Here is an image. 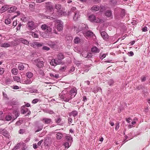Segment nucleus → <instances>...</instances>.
<instances>
[{
  "label": "nucleus",
  "instance_id": "f257e3e1",
  "mask_svg": "<svg viewBox=\"0 0 150 150\" xmlns=\"http://www.w3.org/2000/svg\"><path fill=\"white\" fill-rule=\"evenodd\" d=\"M88 20L91 22H94L97 23H103L104 22L103 20L96 17L94 15H91L88 16Z\"/></svg>",
  "mask_w": 150,
  "mask_h": 150
},
{
  "label": "nucleus",
  "instance_id": "f03ea898",
  "mask_svg": "<svg viewBox=\"0 0 150 150\" xmlns=\"http://www.w3.org/2000/svg\"><path fill=\"white\" fill-rule=\"evenodd\" d=\"M19 42H22V43L27 45L29 44V42L26 40L22 38H17L13 42L15 45H18Z\"/></svg>",
  "mask_w": 150,
  "mask_h": 150
},
{
  "label": "nucleus",
  "instance_id": "7ed1b4c3",
  "mask_svg": "<svg viewBox=\"0 0 150 150\" xmlns=\"http://www.w3.org/2000/svg\"><path fill=\"white\" fill-rule=\"evenodd\" d=\"M55 7L57 10V13L59 16H66L67 13L66 12H63L62 10V6L59 4H56Z\"/></svg>",
  "mask_w": 150,
  "mask_h": 150
},
{
  "label": "nucleus",
  "instance_id": "20e7f679",
  "mask_svg": "<svg viewBox=\"0 0 150 150\" xmlns=\"http://www.w3.org/2000/svg\"><path fill=\"white\" fill-rule=\"evenodd\" d=\"M59 96H60V98L61 99L66 102H69L73 98L69 93L64 96L59 95Z\"/></svg>",
  "mask_w": 150,
  "mask_h": 150
},
{
  "label": "nucleus",
  "instance_id": "39448f33",
  "mask_svg": "<svg viewBox=\"0 0 150 150\" xmlns=\"http://www.w3.org/2000/svg\"><path fill=\"white\" fill-rule=\"evenodd\" d=\"M56 28L58 31H60L63 29V23L61 21L56 20L55 21Z\"/></svg>",
  "mask_w": 150,
  "mask_h": 150
},
{
  "label": "nucleus",
  "instance_id": "423d86ee",
  "mask_svg": "<svg viewBox=\"0 0 150 150\" xmlns=\"http://www.w3.org/2000/svg\"><path fill=\"white\" fill-rule=\"evenodd\" d=\"M52 24H44L41 26V28L42 30L45 31L47 33L50 32L52 31V26H51Z\"/></svg>",
  "mask_w": 150,
  "mask_h": 150
},
{
  "label": "nucleus",
  "instance_id": "0eeeda50",
  "mask_svg": "<svg viewBox=\"0 0 150 150\" xmlns=\"http://www.w3.org/2000/svg\"><path fill=\"white\" fill-rule=\"evenodd\" d=\"M32 61L33 64L39 68H42L44 66V62L42 61H40L39 59L32 60Z\"/></svg>",
  "mask_w": 150,
  "mask_h": 150
},
{
  "label": "nucleus",
  "instance_id": "6e6552de",
  "mask_svg": "<svg viewBox=\"0 0 150 150\" xmlns=\"http://www.w3.org/2000/svg\"><path fill=\"white\" fill-rule=\"evenodd\" d=\"M27 26L30 29L33 30L37 27L38 25L34 22L30 21L28 22Z\"/></svg>",
  "mask_w": 150,
  "mask_h": 150
},
{
  "label": "nucleus",
  "instance_id": "1a4fd4ad",
  "mask_svg": "<svg viewBox=\"0 0 150 150\" xmlns=\"http://www.w3.org/2000/svg\"><path fill=\"white\" fill-rule=\"evenodd\" d=\"M43 43H40L38 42H33L31 43V45L34 48H38L43 46Z\"/></svg>",
  "mask_w": 150,
  "mask_h": 150
},
{
  "label": "nucleus",
  "instance_id": "9d476101",
  "mask_svg": "<svg viewBox=\"0 0 150 150\" xmlns=\"http://www.w3.org/2000/svg\"><path fill=\"white\" fill-rule=\"evenodd\" d=\"M28 112L27 114L30 115L31 112L30 111L28 110V109L25 106H23L21 108V112L23 114H25Z\"/></svg>",
  "mask_w": 150,
  "mask_h": 150
},
{
  "label": "nucleus",
  "instance_id": "9b49d317",
  "mask_svg": "<svg viewBox=\"0 0 150 150\" xmlns=\"http://www.w3.org/2000/svg\"><path fill=\"white\" fill-rule=\"evenodd\" d=\"M83 57L88 59L91 58L92 55L91 53H87L86 52H83L81 53Z\"/></svg>",
  "mask_w": 150,
  "mask_h": 150
},
{
  "label": "nucleus",
  "instance_id": "f8f14e48",
  "mask_svg": "<svg viewBox=\"0 0 150 150\" xmlns=\"http://www.w3.org/2000/svg\"><path fill=\"white\" fill-rule=\"evenodd\" d=\"M61 63V61L57 59H52L50 62V64L53 66H56L57 65Z\"/></svg>",
  "mask_w": 150,
  "mask_h": 150
},
{
  "label": "nucleus",
  "instance_id": "ddd939ff",
  "mask_svg": "<svg viewBox=\"0 0 150 150\" xmlns=\"http://www.w3.org/2000/svg\"><path fill=\"white\" fill-rule=\"evenodd\" d=\"M70 94L73 98H74L77 94V91L76 88H73L71 89L69 92Z\"/></svg>",
  "mask_w": 150,
  "mask_h": 150
},
{
  "label": "nucleus",
  "instance_id": "4468645a",
  "mask_svg": "<svg viewBox=\"0 0 150 150\" xmlns=\"http://www.w3.org/2000/svg\"><path fill=\"white\" fill-rule=\"evenodd\" d=\"M32 80H31L30 79H27L25 80L22 79L21 81H20V83H22L29 84L32 83Z\"/></svg>",
  "mask_w": 150,
  "mask_h": 150
},
{
  "label": "nucleus",
  "instance_id": "2eb2a0df",
  "mask_svg": "<svg viewBox=\"0 0 150 150\" xmlns=\"http://www.w3.org/2000/svg\"><path fill=\"white\" fill-rule=\"evenodd\" d=\"M83 34L86 37H91L93 35V33L90 31H84L83 33Z\"/></svg>",
  "mask_w": 150,
  "mask_h": 150
},
{
  "label": "nucleus",
  "instance_id": "dca6fc26",
  "mask_svg": "<svg viewBox=\"0 0 150 150\" xmlns=\"http://www.w3.org/2000/svg\"><path fill=\"white\" fill-rule=\"evenodd\" d=\"M47 11L51 12L53 10L52 5L50 3L48 2L46 3Z\"/></svg>",
  "mask_w": 150,
  "mask_h": 150
},
{
  "label": "nucleus",
  "instance_id": "f3484780",
  "mask_svg": "<svg viewBox=\"0 0 150 150\" xmlns=\"http://www.w3.org/2000/svg\"><path fill=\"white\" fill-rule=\"evenodd\" d=\"M38 31L36 30L34 32H31L32 36L34 38H38Z\"/></svg>",
  "mask_w": 150,
  "mask_h": 150
},
{
  "label": "nucleus",
  "instance_id": "a211bd4d",
  "mask_svg": "<svg viewBox=\"0 0 150 150\" xmlns=\"http://www.w3.org/2000/svg\"><path fill=\"white\" fill-rule=\"evenodd\" d=\"M9 6L6 5L4 6L1 8L0 9V11L1 12H4L6 11L8 9H9Z\"/></svg>",
  "mask_w": 150,
  "mask_h": 150
},
{
  "label": "nucleus",
  "instance_id": "6ab92c4d",
  "mask_svg": "<svg viewBox=\"0 0 150 150\" xmlns=\"http://www.w3.org/2000/svg\"><path fill=\"white\" fill-rule=\"evenodd\" d=\"M61 120L62 119L59 116H57L55 119V122L59 125L62 124L61 123Z\"/></svg>",
  "mask_w": 150,
  "mask_h": 150
},
{
  "label": "nucleus",
  "instance_id": "aec40b11",
  "mask_svg": "<svg viewBox=\"0 0 150 150\" xmlns=\"http://www.w3.org/2000/svg\"><path fill=\"white\" fill-rule=\"evenodd\" d=\"M105 16L108 18H112L111 11L110 10L107 11L105 13Z\"/></svg>",
  "mask_w": 150,
  "mask_h": 150
},
{
  "label": "nucleus",
  "instance_id": "412c9836",
  "mask_svg": "<svg viewBox=\"0 0 150 150\" xmlns=\"http://www.w3.org/2000/svg\"><path fill=\"white\" fill-rule=\"evenodd\" d=\"M42 121L43 122L46 124H49L51 122V120L50 119L47 118H43Z\"/></svg>",
  "mask_w": 150,
  "mask_h": 150
},
{
  "label": "nucleus",
  "instance_id": "4be33fe9",
  "mask_svg": "<svg viewBox=\"0 0 150 150\" xmlns=\"http://www.w3.org/2000/svg\"><path fill=\"white\" fill-rule=\"evenodd\" d=\"M101 35L104 39L106 40L108 38L107 34L105 31L102 32L101 33Z\"/></svg>",
  "mask_w": 150,
  "mask_h": 150
},
{
  "label": "nucleus",
  "instance_id": "5701e85b",
  "mask_svg": "<svg viewBox=\"0 0 150 150\" xmlns=\"http://www.w3.org/2000/svg\"><path fill=\"white\" fill-rule=\"evenodd\" d=\"M48 44L51 47L53 48L56 47H57L56 44L55 42H49L48 43Z\"/></svg>",
  "mask_w": 150,
  "mask_h": 150
},
{
  "label": "nucleus",
  "instance_id": "b1692460",
  "mask_svg": "<svg viewBox=\"0 0 150 150\" xmlns=\"http://www.w3.org/2000/svg\"><path fill=\"white\" fill-rule=\"evenodd\" d=\"M91 51L93 52H94L95 53H98L100 52V50L99 49L97 48V47H93L92 49H91Z\"/></svg>",
  "mask_w": 150,
  "mask_h": 150
},
{
  "label": "nucleus",
  "instance_id": "393cba45",
  "mask_svg": "<svg viewBox=\"0 0 150 150\" xmlns=\"http://www.w3.org/2000/svg\"><path fill=\"white\" fill-rule=\"evenodd\" d=\"M22 144L24 145L25 144L24 143H20L17 144V145L14 146L13 148L12 149V150H16L18 149H19L21 147V145Z\"/></svg>",
  "mask_w": 150,
  "mask_h": 150
},
{
  "label": "nucleus",
  "instance_id": "a878e982",
  "mask_svg": "<svg viewBox=\"0 0 150 150\" xmlns=\"http://www.w3.org/2000/svg\"><path fill=\"white\" fill-rule=\"evenodd\" d=\"M1 47H7L11 46L10 44L7 43H2L0 45Z\"/></svg>",
  "mask_w": 150,
  "mask_h": 150
},
{
  "label": "nucleus",
  "instance_id": "bb28decb",
  "mask_svg": "<svg viewBox=\"0 0 150 150\" xmlns=\"http://www.w3.org/2000/svg\"><path fill=\"white\" fill-rule=\"evenodd\" d=\"M98 91H100L101 92H102V90L99 87H96L94 88L93 92L95 93H97Z\"/></svg>",
  "mask_w": 150,
  "mask_h": 150
},
{
  "label": "nucleus",
  "instance_id": "cd10ccee",
  "mask_svg": "<svg viewBox=\"0 0 150 150\" xmlns=\"http://www.w3.org/2000/svg\"><path fill=\"white\" fill-rule=\"evenodd\" d=\"M79 16V12L78 11L76 12L75 13V14L74 16L73 19L75 21L76 20H77Z\"/></svg>",
  "mask_w": 150,
  "mask_h": 150
},
{
  "label": "nucleus",
  "instance_id": "c85d7f7f",
  "mask_svg": "<svg viewBox=\"0 0 150 150\" xmlns=\"http://www.w3.org/2000/svg\"><path fill=\"white\" fill-rule=\"evenodd\" d=\"M66 138L67 140L70 143V144H71L72 141V138L70 135H67L66 137Z\"/></svg>",
  "mask_w": 150,
  "mask_h": 150
},
{
  "label": "nucleus",
  "instance_id": "c756f323",
  "mask_svg": "<svg viewBox=\"0 0 150 150\" xmlns=\"http://www.w3.org/2000/svg\"><path fill=\"white\" fill-rule=\"evenodd\" d=\"M13 114H14L15 116V117H13V119H16L19 115L18 111L17 110L14 111Z\"/></svg>",
  "mask_w": 150,
  "mask_h": 150
},
{
  "label": "nucleus",
  "instance_id": "7c9ffc66",
  "mask_svg": "<svg viewBox=\"0 0 150 150\" xmlns=\"http://www.w3.org/2000/svg\"><path fill=\"white\" fill-rule=\"evenodd\" d=\"M13 80L15 81H16L17 82H20L21 81V78L20 77H19V76H15L13 77Z\"/></svg>",
  "mask_w": 150,
  "mask_h": 150
},
{
  "label": "nucleus",
  "instance_id": "2f4dec72",
  "mask_svg": "<svg viewBox=\"0 0 150 150\" xmlns=\"http://www.w3.org/2000/svg\"><path fill=\"white\" fill-rule=\"evenodd\" d=\"M91 10L93 11H98L99 9V7L98 6H93L91 8Z\"/></svg>",
  "mask_w": 150,
  "mask_h": 150
},
{
  "label": "nucleus",
  "instance_id": "473e14b6",
  "mask_svg": "<svg viewBox=\"0 0 150 150\" xmlns=\"http://www.w3.org/2000/svg\"><path fill=\"white\" fill-rule=\"evenodd\" d=\"M68 89V88H66L63 90L61 93H61L60 95H63V96H64L65 95H67V94L69 93L68 91H67Z\"/></svg>",
  "mask_w": 150,
  "mask_h": 150
},
{
  "label": "nucleus",
  "instance_id": "72a5a7b5",
  "mask_svg": "<svg viewBox=\"0 0 150 150\" xmlns=\"http://www.w3.org/2000/svg\"><path fill=\"white\" fill-rule=\"evenodd\" d=\"M64 58V55L62 53H60L59 54L57 55V59L59 61H60V60L63 59Z\"/></svg>",
  "mask_w": 150,
  "mask_h": 150
},
{
  "label": "nucleus",
  "instance_id": "f704fd0d",
  "mask_svg": "<svg viewBox=\"0 0 150 150\" xmlns=\"http://www.w3.org/2000/svg\"><path fill=\"white\" fill-rule=\"evenodd\" d=\"M12 73L14 75H17L18 72V69L16 68H13L11 70Z\"/></svg>",
  "mask_w": 150,
  "mask_h": 150
},
{
  "label": "nucleus",
  "instance_id": "c9c22d12",
  "mask_svg": "<svg viewBox=\"0 0 150 150\" xmlns=\"http://www.w3.org/2000/svg\"><path fill=\"white\" fill-rule=\"evenodd\" d=\"M8 11L9 13H11L15 11L16 9V7L15 6H13L9 8Z\"/></svg>",
  "mask_w": 150,
  "mask_h": 150
},
{
  "label": "nucleus",
  "instance_id": "e433bc0d",
  "mask_svg": "<svg viewBox=\"0 0 150 150\" xmlns=\"http://www.w3.org/2000/svg\"><path fill=\"white\" fill-rule=\"evenodd\" d=\"M26 75L29 79H30L33 77V74L32 72H28L26 73Z\"/></svg>",
  "mask_w": 150,
  "mask_h": 150
},
{
  "label": "nucleus",
  "instance_id": "4c0bfd02",
  "mask_svg": "<svg viewBox=\"0 0 150 150\" xmlns=\"http://www.w3.org/2000/svg\"><path fill=\"white\" fill-rule=\"evenodd\" d=\"M78 114V112L74 110L72 111L71 113L69 114L70 116L72 115L74 117L76 116Z\"/></svg>",
  "mask_w": 150,
  "mask_h": 150
},
{
  "label": "nucleus",
  "instance_id": "58836bf2",
  "mask_svg": "<svg viewBox=\"0 0 150 150\" xmlns=\"http://www.w3.org/2000/svg\"><path fill=\"white\" fill-rule=\"evenodd\" d=\"M63 135L61 133L58 132L56 134L57 138L58 139H61Z\"/></svg>",
  "mask_w": 150,
  "mask_h": 150
},
{
  "label": "nucleus",
  "instance_id": "ea45409f",
  "mask_svg": "<svg viewBox=\"0 0 150 150\" xmlns=\"http://www.w3.org/2000/svg\"><path fill=\"white\" fill-rule=\"evenodd\" d=\"M4 118V114L2 111H0V120H3Z\"/></svg>",
  "mask_w": 150,
  "mask_h": 150
},
{
  "label": "nucleus",
  "instance_id": "a19ab883",
  "mask_svg": "<svg viewBox=\"0 0 150 150\" xmlns=\"http://www.w3.org/2000/svg\"><path fill=\"white\" fill-rule=\"evenodd\" d=\"M131 122V123H130L129 125L128 126V127L129 128H131L133 127L134 125H135L136 123V122L134 121H132Z\"/></svg>",
  "mask_w": 150,
  "mask_h": 150
},
{
  "label": "nucleus",
  "instance_id": "79ce46f5",
  "mask_svg": "<svg viewBox=\"0 0 150 150\" xmlns=\"http://www.w3.org/2000/svg\"><path fill=\"white\" fill-rule=\"evenodd\" d=\"M18 68L20 70H23L24 69V66L21 64H19L18 66Z\"/></svg>",
  "mask_w": 150,
  "mask_h": 150
},
{
  "label": "nucleus",
  "instance_id": "37998d69",
  "mask_svg": "<svg viewBox=\"0 0 150 150\" xmlns=\"http://www.w3.org/2000/svg\"><path fill=\"white\" fill-rule=\"evenodd\" d=\"M66 69V66H64L60 68L59 69V71L60 72L62 73Z\"/></svg>",
  "mask_w": 150,
  "mask_h": 150
},
{
  "label": "nucleus",
  "instance_id": "c03bdc74",
  "mask_svg": "<svg viewBox=\"0 0 150 150\" xmlns=\"http://www.w3.org/2000/svg\"><path fill=\"white\" fill-rule=\"evenodd\" d=\"M71 145V144H70V143L69 142H66L64 144V145L65 146V147L67 148L69 147Z\"/></svg>",
  "mask_w": 150,
  "mask_h": 150
},
{
  "label": "nucleus",
  "instance_id": "a18cd8bd",
  "mask_svg": "<svg viewBox=\"0 0 150 150\" xmlns=\"http://www.w3.org/2000/svg\"><path fill=\"white\" fill-rule=\"evenodd\" d=\"M120 123L119 122H117L115 124V129L116 131L118 130L120 127Z\"/></svg>",
  "mask_w": 150,
  "mask_h": 150
},
{
  "label": "nucleus",
  "instance_id": "49530a36",
  "mask_svg": "<svg viewBox=\"0 0 150 150\" xmlns=\"http://www.w3.org/2000/svg\"><path fill=\"white\" fill-rule=\"evenodd\" d=\"M5 118L6 120L9 121L11 119L12 117L11 116L8 115Z\"/></svg>",
  "mask_w": 150,
  "mask_h": 150
},
{
  "label": "nucleus",
  "instance_id": "de8ad7c7",
  "mask_svg": "<svg viewBox=\"0 0 150 150\" xmlns=\"http://www.w3.org/2000/svg\"><path fill=\"white\" fill-rule=\"evenodd\" d=\"M80 39L78 37H76L74 40V42L75 43H78L79 42Z\"/></svg>",
  "mask_w": 150,
  "mask_h": 150
},
{
  "label": "nucleus",
  "instance_id": "09e8293b",
  "mask_svg": "<svg viewBox=\"0 0 150 150\" xmlns=\"http://www.w3.org/2000/svg\"><path fill=\"white\" fill-rule=\"evenodd\" d=\"M5 23L6 24H9L11 23V20L10 19H6L5 21Z\"/></svg>",
  "mask_w": 150,
  "mask_h": 150
},
{
  "label": "nucleus",
  "instance_id": "8fccbe9b",
  "mask_svg": "<svg viewBox=\"0 0 150 150\" xmlns=\"http://www.w3.org/2000/svg\"><path fill=\"white\" fill-rule=\"evenodd\" d=\"M106 56V55L105 54H103L102 55H101V54L100 56V58L101 59H103Z\"/></svg>",
  "mask_w": 150,
  "mask_h": 150
},
{
  "label": "nucleus",
  "instance_id": "3c124183",
  "mask_svg": "<svg viewBox=\"0 0 150 150\" xmlns=\"http://www.w3.org/2000/svg\"><path fill=\"white\" fill-rule=\"evenodd\" d=\"M114 83L113 81L112 80L110 79L108 81V84L110 86H111Z\"/></svg>",
  "mask_w": 150,
  "mask_h": 150
},
{
  "label": "nucleus",
  "instance_id": "603ef678",
  "mask_svg": "<svg viewBox=\"0 0 150 150\" xmlns=\"http://www.w3.org/2000/svg\"><path fill=\"white\" fill-rule=\"evenodd\" d=\"M75 68L74 67H72L69 71V72L70 73H72L74 70Z\"/></svg>",
  "mask_w": 150,
  "mask_h": 150
},
{
  "label": "nucleus",
  "instance_id": "864d4df0",
  "mask_svg": "<svg viewBox=\"0 0 150 150\" xmlns=\"http://www.w3.org/2000/svg\"><path fill=\"white\" fill-rule=\"evenodd\" d=\"M46 112L47 113L50 114H52L54 113V112H53L52 110H47L46 111Z\"/></svg>",
  "mask_w": 150,
  "mask_h": 150
},
{
  "label": "nucleus",
  "instance_id": "5fc2aeb1",
  "mask_svg": "<svg viewBox=\"0 0 150 150\" xmlns=\"http://www.w3.org/2000/svg\"><path fill=\"white\" fill-rule=\"evenodd\" d=\"M50 48L47 46H44L42 47V49L44 50H46L47 51L49 50H50Z\"/></svg>",
  "mask_w": 150,
  "mask_h": 150
},
{
  "label": "nucleus",
  "instance_id": "6e6d98bb",
  "mask_svg": "<svg viewBox=\"0 0 150 150\" xmlns=\"http://www.w3.org/2000/svg\"><path fill=\"white\" fill-rule=\"evenodd\" d=\"M39 101V99H35L33 100L32 103H36Z\"/></svg>",
  "mask_w": 150,
  "mask_h": 150
},
{
  "label": "nucleus",
  "instance_id": "4d7b16f0",
  "mask_svg": "<svg viewBox=\"0 0 150 150\" xmlns=\"http://www.w3.org/2000/svg\"><path fill=\"white\" fill-rule=\"evenodd\" d=\"M128 54L129 56H132L134 55V53L132 51H130L128 53Z\"/></svg>",
  "mask_w": 150,
  "mask_h": 150
},
{
  "label": "nucleus",
  "instance_id": "13d9d810",
  "mask_svg": "<svg viewBox=\"0 0 150 150\" xmlns=\"http://www.w3.org/2000/svg\"><path fill=\"white\" fill-rule=\"evenodd\" d=\"M142 30L143 32H146L147 31V28L146 26H144L142 29Z\"/></svg>",
  "mask_w": 150,
  "mask_h": 150
},
{
  "label": "nucleus",
  "instance_id": "bf43d9fd",
  "mask_svg": "<svg viewBox=\"0 0 150 150\" xmlns=\"http://www.w3.org/2000/svg\"><path fill=\"white\" fill-rule=\"evenodd\" d=\"M4 72V69L3 68H0V74H2Z\"/></svg>",
  "mask_w": 150,
  "mask_h": 150
},
{
  "label": "nucleus",
  "instance_id": "052dcab7",
  "mask_svg": "<svg viewBox=\"0 0 150 150\" xmlns=\"http://www.w3.org/2000/svg\"><path fill=\"white\" fill-rule=\"evenodd\" d=\"M39 72L40 74L42 76L44 75V73L43 71L41 70H40L39 71Z\"/></svg>",
  "mask_w": 150,
  "mask_h": 150
},
{
  "label": "nucleus",
  "instance_id": "680f3d73",
  "mask_svg": "<svg viewBox=\"0 0 150 150\" xmlns=\"http://www.w3.org/2000/svg\"><path fill=\"white\" fill-rule=\"evenodd\" d=\"M68 121L69 124H71L72 122V119L71 118L69 117L68 119Z\"/></svg>",
  "mask_w": 150,
  "mask_h": 150
},
{
  "label": "nucleus",
  "instance_id": "e2e57ef3",
  "mask_svg": "<svg viewBox=\"0 0 150 150\" xmlns=\"http://www.w3.org/2000/svg\"><path fill=\"white\" fill-rule=\"evenodd\" d=\"M32 91V92H32V93H39L38 90L36 89H33Z\"/></svg>",
  "mask_w": 150,
  "mask_h": 150
},
{
  "label": "nucleus",
  "instance_id": "0e129e2a",
  "mask_svg": "<svg viewBox=\"0 0 150 150\" xmlns=\"http://www.w3.org/2000/svg\"><path fill=\"white\" fill-rule=\"evenodd\" d=\"M13 88L14 89H18L19 88V87L17 86H13Z\"/></svg>",
  "mask_w": 150,
  "mask_h": 150
},
{
  "label": "nucleus",
  "instance_id": "69168bd1",
  "mask_svg": "<svg viewBox=\"0 0 150 150\" xmlns=\"http://www.w3.org/2000/svg\"><path fill=\"white\" fill-rule=\"evenodd\" d=\"M142 81H144L146 80V77L145 76H143L141 78Z\"/></svg>",
  "mask_w": 150,
  "mask_h": 150
},
{
  "label": "nucleus",
  "instance_id": "338daca9",
  "mask_svg": "<svg viewBox=\"0 0 150 150\" xmlns=\"http://www.w3.org/2000/svg\"><path fill=\"white\" fill-rule=\"evenodd\" d=\"M42 142H43L42 140H40V141L38 143V145L39 146H40L41 145Z\"/></svg>",
  "mask_w": 150,
  "mask_h": 150
},
{
  "label": "nucleus",
  "instance_id": "774afa93",
  "mask_svg": "<svg viewBox=\"0 0 150 150\" xmlns=\"http://www.w3.org/2000/svg\"><path fill=\"white\" fill-rule=\"evenodd\" d=\"M126 121L127 122L129 123H130L131 122V121H132V120H131L130 118H129L128 119H126Z\"/></svg>",
  "mask_w": 150,
  "mask_h": 150
}]
</instances>
